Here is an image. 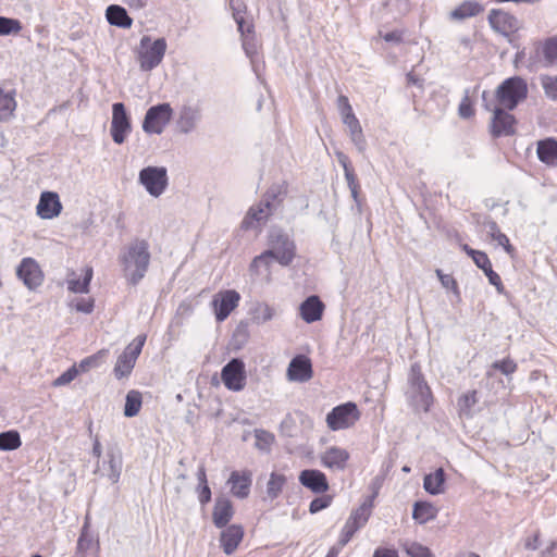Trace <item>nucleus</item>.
Segmentation results:
<instances>
[{
	"label": "nucleus",
	"mask_w": 557,
	"mask_h": 557,
	"mask_svg": "<svg viewBox=\"0 0 557 557\" xmlns=\"http://www.w3.org/2000/svg\"><path fill=\"white\" fill-rule=\"evenodd\" d=\"M126 280L136 285L146 275L150 263L149 244L145 239H135L121 257Z\"/></svg>",
	"instance_id": "1"
},
{
	"label": "nucleus",
	"mask_w": 557,
	"mask_h": 557,
	"mask_svg": "<svg viewBox=\"0 0 557 557\" xmlns=\"http://www.w3.org/2000/svg\"><path fill=\"white\" fill-rule=\"evenodd\" d=\"M409 384L411 387L410 405L417 412H429L434 404V395L419 364L411 366Z\"/></svg>",
	"instance_id": "2"
},
{
	"label": "nucleus",
	"mask_w": 557,
	"mask_h": 557,
	"mask_svg": "<svg viewBox=\"0 0 557 557\" xmlns=\"http://www.w3.org/2000/svg\"><path fill=\"white\" fill-rule=\"evenodd\" d=\"M528 84L520 76L505 79L495 90V106L515 110L528 97Z\"/></svg>",
	"instance_id": "3"
},
{
	"label": "nucleus",
	"mask_w": 557,
	"mask_h": 557,
	"mask_svg": "<svg viewBox=\"0 0 557 557\" xmlns=\"http://www.w3.org/2000/svg\"><path fill=\"white\" fill-rule=\"evenodd\" d=\"M166 48L168 45L164 38L151 40L149 36H144L137 50L140 69L143 71H151L157 67L162 62Z\"/></svg>",
	"instance_id": "4"
},
{
	"label": "nucleus",
	"mask_w": 557,
	"mask_h": 557,
	"mask_svg": "<svg viewBox=\"0 0 557 557\" xmlns=\"http://www.w3.org/2000/svg\"><path fill=\"white\" fill-rule=\"evenodd\" d=\"M361 418V411L356 403L347 401L334 407L325 418L331 431H341L354 428Z\"/></svg>",
	"instance_id": "5"
},
{
	"label": "nucleus",
	"mask_w": 557,
	"mask_h": 557,
	"mask_svg": "<svg viewBox=\"0 0 557 557\" xmlns=\"http://www.w3.org/2000/svg\"><path fill=\"white\" fill-rule=\"evenodd\" d=\"M146 339L147 336L145 334L136 336L117 357L113 369V373L117 380L131 375Z\"/></svg>",
	"instance_id": "6"
},
{
	"label": "nucleus",
	"mask_w": 557,
	"mask_h": 557,
	"mask_svg": "<svg viewBox=\"0 0 557 557\" xmlns=\"http://www.w3.org/2000/svg\"><path fill=\"white\" fill-rule=\"evenodd\" d=\"M372 506L371 500L366 502L351 511L338 536L342 545H347L357 531L367 524L371 516Z\"/></svg>",
	"instance_id": "7"
},
{
	"label": "nucleus",
	"mask_w": 557,
	"mask_h": 557,
	"mask_svg": "<svg viewBox=\"0 0 557 557\" xmlns=\"http://www.w3.org/2000/svg\"><path fill=\"white\" fill-rule=\"evenodd\" d=\"M173 116V109L169 103H161L149 108L146 112L143 129L147 134H161Z\"/></svg>",
	"instance_id": "8"
},
{
	"label": "nucleus",
	"mask_w": 557,
	"mask_h": 557,
	"mask_svg": "<svg viewBox=\"0 0 557 557\" xmlns=\"http://www.w3.org/2000/svg\"><path fill=\"white\" fill-rule=\"evenodd\" d=\"M486 109L490 110L488 106H486ZM491 111L493 113L490 123L491 135L495 138L512 136L516 133L517 120L515 115L510 113L511 110L494 106Z\"/></svg>",
	"instance_id": "9"
},
{
	"label": "nucleus",
	"mask_w": 557,
	"mask_h": 557,
	"mask_svg": "<svg viewBox=\"0 0 557 557\" xmlns=\"http://www.w3.org/2000/svg\"><path fill=\"white\" fill-rule=\"evenodd\" d=\"M224 386L232 392H240L247 383L246 367L242 359L233 358L221 371Z\"/></svg>",
	"instance_id": "10"
},
{
	"label": "nucleus",
	"mask_w": 557,
	"mask_h": 557,
	"mask_svg": "<svg viewBox=\"0 0 557 557\" xmlns=\"http://www.w3.org/2000/svg\"><path fill=\"white\" fill-rule=\"evenodd\" d=\"M240 295L235 289L218 292L211 301V307L218 322H223L238 307Z\"/></svg>",
	"instance_id": "11"
},
{
	"label": "nucleus",
	"mask_w": 557,
	"mask_h": 557,
	"mask_svg": "<svg viewBox=\"0 0 557 557\" xmlns=\"http://www.w3.org/2000/svg\"><path fill=\"white\" fill-rule=\"evenodd\" d=\"M270 250H274L275 260L283 267L289 265L296 257L295 243L282 232H273L269 236Z\"/></svg>",
	"instance_id": "12"
},
{
	"label": "nucleus",
	"mask_w": 557,
	"mask_h": 557,
	"mask_svg": "<svg viewBox=\"0 0 557 557\" xmlns=\"http://www.w3.org/2000/svg\"><path fill=\"white\" fill-rule=\"evenodd\" d=\"M139 182L153 197H159L168 186V172L163 166H147L139 172Z\"/></svg>",
	"instance_id": "13"
},
{
	"label": "nucleus",
	"mask_w": 557,
	"mask_h": 557,
	"mask_svg": "<svg viewBox=\"0 0 557 557\" xmlns=\"http://www.w3.org/2000/svg\"><path fill=\"white\" fill-rule=\"evenodd\" d=\"M132 131L131 117L122 102L113 103L110 133L115 144L121 145Z\"/></svg>",
	"instance_id": "14"
},
{
	"label": "nucleus",
	"mask_w": 557,
	"mask_h": 557,
	"mask_svg": "<svg viewBox=\"0 0 557 557\" xmlns=\"http://www.w3.org/2000/svg\"><path fill=\"white\" fill-rule=\"evenodd\" d=\"M16 275L30 290H35L41 286L45 280V274L40 265L30 257L21 260L16 269Z\"/></svg>",
	"instance_id": "15"
},
{
	"label": "nucleus",
	"mask_w": 557,
	"mask_h": 557,
	"mask_svg": "<svg viewBox=\"0 0 557 557\" xmlns=\"http://www.w3.org/2000/svg\"><path fill=\"white\" fill-rule=\"evenodd\" d=\"M487 18L491 27L504 36H510L519 29L518 20L507 11L492 9Z\"/></svg>",
	"instance_id": "16"
},
{
	"label": "nucleus",
	"mask_w": 557,
	"mask_h": 557,
	"mask_svg": "<svg viewBox=\"0 0 557 557\" xmlns=\"http://www.w3.org/2000/svg\"><path fill=\"white\" fill-rule=\"evenodd\" d=\"M286 377L290 382H308L313 377L311 359L306 355L295 356L287 368Z\"/></svg>",
	"instance_id": "17"
},
{
	"label": "nucleus",
	"mask_w": 557,
	"mask_h": 557,
	"mask_svg": "<svg viewBox=\"0 0 557 557\" xmlns=\"http://www.w3.org/2000/svg\"><path fill=\"white\" fill-rule=\"evenodd\" d=\"M227 485L234 497L239 499L247 498L252 485V472L248 469L232 471L227 480Z\"/></svg>",
	"instance_id": "18"
},
{
	"label": "nucleus",
	"mask_w": 557,
	"mask_h": 557,
	"mask_svg": "<svg viewBox=\"0 0 557 557\" xmlns=\"http://www.w3.org/2000/svg\"><path fill=\"white\" fill-rule=\"evenodd\" d=\"M63 206L54 191H42L36 206V213L40 219L51 220L61 214Z\"/></svg>",
	"instance_id": "19"
},
{
	"label": "nucleus",
	"mask_w": 557,
	"mask_h": 557,
	"mask_svg": "<svg viewBox=\"0 0 557 557\" xmlns=\"http://www.w3.org/2000/svg\"><path fill=\"white\" fill-rule=\"evenodd\" d=\"M302 486L314 494H324L330 490L326 474L317 469L302 470L298 476Z\"/></svg>",
	"instance_id": "20"
},
{
	"label": "nucleus",
	"mask_w": 557,
	"mask_h": 557,
	"mask_svg": "<svg viewBox=\"0 0 557 557\" xmlns=\"http://www.w3.org/2000/svg\"><path fill=\"white\" fill-rule=\"evenodd\" d=\"M350 459V454L347 449L331 446L321 455V465L330 470H339L343 471L346 469L348 461Z\"/></svg>",
	"instance_id": "21"
},
{
	"label": "nucleus",
	"mask_w": 557,
	"mask_h": 557,
	"mask_svg": "<svg viewBox=\"0 0 557 557\" xmlns=\"http://www.w3.org/2000/svg\"><path fill=\"white\" fill-rule=\"evenodd\" d=\"M245 536L240 524L226 525L220 534V546L226 555H232L238 548Z\"/></svg>",
	"instance_id": "22"
},
{
	"label": "nucleus",
	"mask_w": 557,
	"mask_h": 557,
	"mask_svg": "<svg viewBox=\"0 0 557 557\" xmlns=\"http://www.w3.org/2000/svg\"><path fill=\"white\" fill-rule=\"evenodd\" d=\"M299 315L306 323H314L323 318L325 305L319 296L306 298L299 306Z\"/></svg>",
	"instance_id": "23"
},
{
	"label": "nucleus",
	"mask_w": 557,
	"mask_h": 557,
	"mask_svg": "<svg viewBox=\"0 0 557 557\" xmlns=\"http://www.w3.org/2000/svg\"><path fill=\"white\" fill-rule=\"evenodd\" d=\"M536 156L547 168H557V139L547 137L536 143Z\"/></svg>",
	"instance_id": "24"
},
{
	"label": "nucleus",
	"mask_w": 557,
	"mask_h": 557,
	"mask_svg": "<svg viewBox=\"0 0 557 557\" xmlns=\"http://www.w3.org/2000/svg\"><path fill=\"white\" fill-rule=\"evenodd\" d=\"M234 516V506L227 497H218L212 511V521L216 528H225Z\"/></svg>",
	"instance_id": "25"
},
{
	"label": "nucleus",
	"mask_w": 557,
	"mask_h": 557,
	"mask_svg": "<svg viewBox=\"0 0 557 557\" xmlns=\"http://www.w3.org/2000/svg\"><path fill=\"white\" fill-rule=\"evenodd\" d=\"M270 202H260L251 207L242 222V228L250 230L256 224L265 221L270 215Z\"/></svg>",
	"instance_id": "26"
},
{
	"label": "nucleus",
	"mask_w": 557,
	"mask_h": 557,
	"mask_svg": "<svg viewBox=\"0 0 557 557\" xmlns=\"http://www.w3.org/2000/svg\"><path fill=\"white\" fill-rule=\"evenodd\" d=\"M274 260V250H265L261 255L253 258L250 263V271L257 275L265 273V280L267 282H270L272 280L271 267Z\"/></svg>",
	"instance_id": "27"
},
{
	"label": "nucleus",
	"mask_w": 557,
	"mask_h": 557,
	"mask_svg": "<svg viewBox=\"0 0 557 557\" xmlns=\"http://www.w3.org/2000/svg\"><path fill=\"white\" fill-rule=\"evenodd\" d=\"M535 52L537 58L543 59L546 66L557 65V37L539 42Z\"/></svg>",
	"instance_id": "28"
},
{
	"label": "nucleus",
	"mask_w": 557,
	"mask_h": 557,
	"mask_svg": "<svg viewBox=\"0 0 557 557\" xmlns=\"http://www.w3.org/2000/svg\"><path fill=\"white\" fill-rule=\"evenodd\" d=\"M482 5L476 1H463L449 13L451 21H463L482 12Z\"/></svg>",
	"instance_id": "29"
},
{
	"label": "nucleus",
	"mask_w": 557,
	"mask_h": 557,
	"mask_svg": "<svg viewBox=\"0 0 557 557\" xmlns=\"http://www.w3.org/2000/svg\"><path fill=\"white\" fill-rule=\"evenodd\" d=\"M106 17L111 25L122 28H129L133 24V20L128 16L126 10L117 4H111L107 8Z\"/></svg>",
	"instance_id": "30"
},
{
	"label": "nucleus",
	"mask_w": 557,
	"mask_h": 557,
	"mask_svg": "<svg viewBox=\"0 0 557 557\" xmlns=\"http://www.w3.org/2000/svg\"><path fill=\"white\" fill-rule=\"evenodd\" d=\"M445 472L443 468H438L434 472L429 473L424 476L423 487L428 493L432 495H438L442 494L445 490Z\"/></svg>",
	"instance_id": "31"
},
{
	"label": "nucleus",
	"mask_w": 557,
	"mask_h": 557,
	"mask_svg": "<svg viewBox=\"0 0 557 557\" xmlns=\"http://www.w3.org/2000/svg\"><path fill=\"white\" fill-rule=\"evenodd\" d=\"M437 508L428 502H417L413 506L412 517L416 521L423 524L437 516Z\"/></svg>",
	"instance_id": "32"
},
{
	"label": "nucleus",
	"mask_w": 557,
	"mask_h": 557,
	"mask_svg": "<svg viewBox=\"0 0 557 557\" xmlns=\"http://www.w3.org/2000/svg\"><path fill=\"white\" fill-rule=\"evenodd\" d=\"M250 314H251V319L253 322L261 324V323H265L274 318L275 309L272 306H270L268 302L258 301L252 307Z\"/></svg>",
	"instance_id": "33"
},
{
	"label": "nucleus",
	"mask_w": 557,
	"mask_h": 557,
	"mask_svg": "<svg viewBox=\"0 0 557 557\" xmlns=\"http://www.w3.org/2000/svg\"><path fill=\"white\" fill-rule=\"evenodd\" d=\"M143 406V395L137 389H132L126 394L124 416L127 418L135 417L139 413Z\"/></svg>",
	"instance_id": "34"
},
{
	"label": "nucleus",
	"mask_w": 557,
	"mask_h": 557,
	"mask_svg": "<svg viewBox=\"0 0 557 557\" xmlns=\"http://www.w3.org/2000/svg\"><path fill=\"white\" fill-rule=\"evenodd\" d=\"M94 271L91 267H86L83 270V278H69L67 288L72 293H88L89 284L92 278Z\"/></svg>",
	"instance_id": "35"
},
{
	"label": "nucleus",
	"mask_w": 557,
	"mask_h": 557,
	"mask_svg": "<svg viewBox=\"0 0 557 557\" xmlns=\"http://www.w3.org/2000/svg\"><path fill=\"white\" fill-rule=\"evenodd\" d=\"M16 108V101L13 92H5L0 89V121L9 120Z\"/></svg>",
	"instance_id": "36"
},
{
	"label": "nucleus",
	"mask_w": 557,
	"mask_h": 557,
	"mask_svg": "<svg viewBox=\"0 0 557 557\" xmlns=\"http://www.w3.org/2000/svg\"><path fill=\"white\" fill-rule=\"evenodd\" d=\"M461 249L473 260L475 265L483 272L490 270L492 262L486 252L471 248L468 244H461Z\"/></svg>",
	"instance_id": "37"
},
{
	"label": "nucleus",
	"mask_w": 557,
	"mask_h": 557,
	"mask_svg": "<svg viewBox=\"0 0 557 557\" xmlns=\"http://www.w3.org/2000/svg\"><path fill=\"white\" fill-rule=\"evenodd\" d=\"M286 484V476L281 473L272 472L267 483V494L271 499H275L283 492Z\"/></svg>",
	"instance_id": "38"
},
{
	"label": "nucleus",
	"mask_w": 557,
	"mask_h": 557,
	"mask_svg": "<svg viewBox=\"0 0 557 557\" xmlns=\"http://www.w3.org/2000/svg\"><path fill=\"white\" fill-rule=\"evenodd\" d=\"M343 123L348 127L351 140L362 149L366 140L362 132V127L357 116H350L344 120Z\"/></svg>",
	"instance_id": "39"
},
{
	"label": "nucleus",
	"mask_w": 557,
	"mask_h": 557,
	"mask_svg": "<svg viewBox=\"0 0 557 557\" xmlns=\"http://www.w3.org/2000/svg\"><path fill=\"white\" fill-rule=\"evenodd\" d=\"M22 445L21 436L17 431H7L0 433V450H14Z\"/></svg>",
	"instance_id": "40"
},
{
	"label": "nucleus",
	"mask_w": 557,
	"mask_h": 557,
	"mask_svg": "<svg viewBox=\"0 0 557 557\" xmlns=\"http://www.w3.org/2000/svg\"><path fill=\"white\" fill-rule=\"evenodd\" d=\"M458 115L463 119H472L475 115L474 100L469 95V90L465 91L463 97L458 106Z\"/></svg>",
	"instance_id": "41"
},
{
	"label": "nucleus",
	"mask_w": 557,
	"mask_h": 557,
	"mask_svg": "<svg viewBox=\"0 0 557 557\" xmlns=\"http://www.w3.org/2000/svg\"><path fill=\"white\" fill-rule=\"evenodd\" d=\"M108 355V350L107 349H100L99 351H97L96 354L91 355V356H88L86 358H84L77 369L79 370V372H87L89 371L91 368H96L98 367L102 359Z\"/></svg>",
	"instance_id": "42"
},
{
	"label": "nucleus",
	"mask_w": 557,
	"mask_h": 557,
	"mask_svg": "<svg viewBox=\"0 0 557 557\" xmlns=\"http://www.w3.org/2000/svg\"><path fill=\"white\" fill-rule=\"evenodd\" d=\"M22 28L18 20L0 16V36L17 35Z\"/></svg>",
	"instance_id": "43"
},
{
	"label": "nucleus",
	"mask_w": 557,
	"mask_h": 557,
	"mask_svg": "<svg viewBox=\"0 0 557 557\" xmlns=\"http://www.w3.org/2000/svg\"><path fill=\"white\" fill-rule=\"evenodd\" d=\"M403 548L410 557H433L431 549L418 542H406Z\"/></svg>",
	"instance_id": "44"
},
{
	"label": "nucleus",
	"mask_w": 557,
	"mask_h": 557,
	"mask_svg": "<svg viewBox=\"0 0 557 557\" xmlns=\"http://www.w3.org/2000/svg\"><path fill=\"white\" fill-rule=\"evenodd\" d=\"M245 11L246 8L244 7V10L236 9L233 12V17L238 26V30L243 36H249L253 34V24L251 22H246L245 20Z\"/></svg>",
	"instance_id": "45"
},
{
	"label": "nucleus",
	"mask_w": 557,
	"mask_h": 557,
	"mask_svg": "<svg viewBox=\"0 0 557 557\" xmlns=\"http://www.w3.org/2000/svg\"><path fill=\"white\" fill-rule=\"evenodd\" d=\"M478 403V393L476 391L468 392L461 395L458 399V408L460 413L468 414L470 413L472 407Z\"/></svg>",
	"instance_id": "46"
},
{
	"label": "nucleus",
	"mask_w": 557,
	"mask_h": 557,
	"mask_svg": "<svg viewBox=\"0 0 557 557\" xmlns=\"http://www.w3.org/2000/svg\"><path fill=\"white\" fill-rule=\"evenodd\" d=\"M344 173H345V178L347 181L348 187L351 191V196L356 201H358V197H359L361 187H360V184H359V181H358L357 174L355 173L354 168L351 166V168L344 170Z\"/></svg>",
	"instance_id": "47"
},
{
	"label": "nucleus",
	"mask_w": 557,
	"mask_h": 557,
	"mask_svg": "<svg viewBox=\"0 0 557 557\" xmlns=\"http://www.w3.org/2000/svg\"><path fill=\"white\" fill-rule=\"evenodd\" d=\"M332 503H333V496L326 495L324 493V495H322L320 497H315L314 499L311 500V503L309 505V512L314 515V513L330 507Z\"/></svg>",
	"instance_id": "48"
},
{
	"label": "nucleus",
	"mask_w": 557,
	"mask_h": 557,
	"mask_svg": "<svg viewBox=\"0 0 557 557\" xmlns=\"http://www.w3.org/2000/svg\"><path fill=\"white\" fill-rule=\"evenodd\" d=\"M542 87L547 97L557 99V76H543L541 78Z\"/></svg>",
	"instance_id": "49"
},
{
	"label": "nucleus",
	"mask_w": 557,
	"mask_h": 557,
	"mask_svg": "<svg viewBox=\"0 0 557 557\" xmlns=\"http://www.w3.org/2000/svg\"><path fill=\"white\" fill-rule=\"evenodd\" d=\"M79 374V370L77 369V366L74 364L70 369H67L64 373H62L60 376H58L52 385L54 387L63 386L69 383H71L77 375Z\"/></svg>",
	"instance_id": "50"
},
{
	"label": "nucleus",
	"mask_w": 557,
	"mask_h": 557,
	"mask_svg": "<svg viewBox=\"0 0 557 557\" xmlns=\"http://www.w3.org/2000/svg\"><path fill=\"white\" fill-rule=\"evenodd\" d=\"M493 368L499 370L502 373L506 375H509L516 372L517 363L510 358H505L500 361H496L493 364Z\"/></svg>",
	"instance_id": "51"
},
{
	"label": "nucleus",
	"mask_w": 557,
	"mask_h": 557,
	"mask_svg": "<svg viewBox=\"0 0 557 557\" xmlns=\"http://www.w3.org/2000/svg\"><path fill=\"white\" fill-rule=\"evenodd\" d=\"M492 240H495L499 246H502L511 258L516 256V248L511 245L508 236L503 232L497 233L496 237Z\"/></svg>",
	"instance_id": "52"
},
{
	"label": "nucleus",
	"mask_w": 557,
	"mask_h": 557,
	"mask_svg": "<svg viewBox=\"0 0 557 557\" xmlns=\"http://www.w3.org/2000/svg\"><path fill=\"white\" fill-rule=\"evenodd\" d=\"M436 275L440 280V282L442 283V285L447 288V289H451L454 292H458V284H457V281L454 278L453 275L450 274H445L443 273L442 270L437 269L436 270Z\"/></svg>",
	"instance_id": "53"
},
{
	"label": "nucleus",
	"mask_w": 557,
	"mask_h": 557,
	"mask_svg": "<svg viewBox=\"0 0 557 557\" xmlns=\"http://www.w3.org/2000/svg\"><path fill=\"white\" fill-rule=\"evenodd\" d=\"M73 306H74L75 310L78 312L90 313L94 310L95 300L91 297L81 298V299H77L73 304Z\"/></svg>",
	"instance_id": "54"
},
{
	"label": "nucleus",
	"mask_w": 557,
	"mask_h": 557,
	"mask_svg": "<svg viewBox=\"0 0 557 557\" xmlns=\"http://www.w3.org/2000/svg\"><path fill=\"white\" fill-rule=\"evenodd\" d=\"M484 274L487 276L488 282L500 292L504 288L500 276L490 267V270H485Z\"/></svg>",
	"instance_id": "55"
},
{
	"label": "nucleus",
	"mask_w": 557,
	"mask_h": 557,
	"mask_svg": "<svg viewBox=\"0 0 557 557\" xmlns=\"http://www.w3.org/2000/svg\"><path fill=\"white\" fill-rule=\"evenodd\" d=\"M198 499L201 505H207L211 500V490L208 484L198 486Z\"/></svg>",
	"instance_id": "56"
},
{
	"label": "nucleus",
	"mask_w": 557,
	"mask_h": 557,
	"mask_svg": "<svg viewBox=\"0 0 557 557\" xmlns=\"http://www.w3.org/2000/svg\"><path fill=\"white\" fill-rule=\"evenodd\" d=\"M373 557H398V554L395 549L377 548L375 549Z\"/></svg>",
	"instance_id": "57"
},
{
	"label": "nucleus",
	"mask_w": 557,
	"mask_h": 557,
	"mask_svg": "<svg viewBox=\"0 0 557 557\" xmlns=\"http://www.w3.org/2000/svg\"><path fill=\"white\" fill-rule=\"evenodd\" d=\"M486 227H487V233H488V236L491 239L495 238L496 234L502 232L495 221H488L486 223Z\"/></svg>",
	"instance_id": "58"
},
{
	"label": "nucleus",
	"mask_w": 557,
	"mask_h": 557,
	"mask_svg": "<svg viewBox=\"0 0 557 557\" xmlns=\"http://www.w3.org/2000/svg\"><path fill=\"white\" fill-rule=\"evenodd\" d=\"M345 546L346 545H342L341 541L338 540L337 543L329 549L325 557H338L339 553Z\"/></svg>",
	"instance_id": "59"
},
{
	"label": "nucleus",
	"mask_w": 557,
	"mask_h": 557,
	"mask_svg": "<svg viewBox=\"0 0 557 557\" xmlns=\"http://www.w3.org/2000/svg\"><path fill=\"white\" fill-rule=\"evenodd\" d=\"M406 79H407L408 85H414V86L422 87V79L418 75H416L413 72H409L406 75Z\"/></svg>",
	"instance_id": "60"
},
{
	"label": "nucleus",
	"mask_w": 557,
	"mask_h": 557,
	"mask_svg": "<svg viewBox=\"0 0 557 557\" xmlns=\"http://www.w3.org/2000/svg\"><path fill=\"white\" fill-rule=\"evenodd\" d=\"M384 40L385 41H395V42H400L403 40V36H401V33L399 32H389V33H386L384 35Z\"/></svg>",
	"instance_id": "61"
},
{
	"label": "nucleus",
	"mask_w": 557,
	"mask_h": 557,
	"mask_svg": "<svg viewBox=\"0 0 557 557\" xmlns=\"http://www.w3.org/2000/svg\"><path fill=\"white\" fill-rule=\"evenodd\" d=\"M336 157L344 170L352 166L348 156H346L344 152H337Z\"/></svg>",
	"instance_id": "62"
},
{
	"label": "nucleus",
	"mask_w": 557,
	"mask_h": 557,
	"mask_svg": "<svg viewBox=\"0 0 557 557\" xmlns=\"http://www.w3.org/2000/svg\"><path fill=\"white\" fill-rule=\"evenodd\" d=\"M341 112V115H342V120H347L348 117L350 116H355V113H354V110H352V107L349 104L343 109L339 110Z\"/></svg>",
	"instance_id": "63"
},
{
	"label": "nucleus",
	"mask_w": 557,
	"mask_h": 557,
	"mask_svg": "<svg viewBox=\"0 0 557 557\" xmlns=\"http://www.w3.org/2000/svg\"><path fill=\"white\" fill-rule=\"evenodd\" d=\"M197 478H198L199 485L208 484L207 473H206V469L203 467L199 468Z\"/></svg>",
	"instance_id": "64"
}]
</instances>
